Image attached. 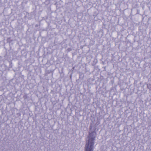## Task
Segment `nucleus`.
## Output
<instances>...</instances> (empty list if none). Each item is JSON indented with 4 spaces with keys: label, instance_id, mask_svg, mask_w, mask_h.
<instances>
[{
    "label": "nucleus",
    "instance_id": "obj_3",
    "mask_svg": "<svg viewBox=\"0 0 151 151\" xmlns=\"http://www.w3.org/2000/svg\"><path fill=\"white\" fill-rule=\"evenodd\" d=\"M37 26V25H36V27Z\"/></svg>",
    "mask_w": 151,
    "mask_h": 151
},
{
    "label": "nucleus",
    "instance_id": "obj_4",
    "mask_svg": "<svg viewBox=\"0 0 151 151\" xmlns=\"http://www.w3.org/2000/svg\"><path fill=\"white\" fill-rule=\"evenodd\" d=\"M37 26V25H36V27Z\"/></svg>",
    "mask_w": 151,
    "mask_h": 151
},
{
    "label": "nucleus",
    "instance_id": "obj_1",
    "mask_svg": "<svg viewBox=\"0 0 151 151\" xmlns=\"http://www.w3.org/2000/svg\"><path fill=\"white\" fill-rule=\"evenodd\" d=\"M92 127L90 126L88 137L86 140L84 151H93L95 140L96 134L95 130H93Z\"/></svg>",
    "mask_w": 151,
    "mask_h": 151
},
{
    "label": "nucleus",
    "instance_id": "obj_2",
    "mask_svg": "<svg viewBox=\"0 0 151 151\" xmlns=\"http://www.w3.org/2000/svg\"><path fill=\"white\" fill-rule=\"evenodd\" d=\"M68 50L69 51H70V50H71V49H70V48H68Z\"/></svg>",
    "mask_w": 151,
    "mask_h": 151
}]
</instances>
